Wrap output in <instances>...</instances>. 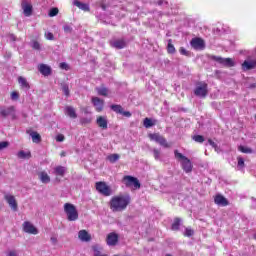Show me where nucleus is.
Wrapping results in <instances>:
<instances>
[{"mask_svg":"<svg viewBox=\"0 0 256 256\" xmlns=\"http://www.w3.org/2000/svg\"><path fill=\"white\" fill-rule=\"evenodd\" d=\"M131 205V196L129 194L116 195L110 199L109 207L113 213H121Z\"/></svg>","mask_w":256,"mask_h":256,"instance_id":"obj_1","label":"nucleus"},{"mask_svg":"<svg viewBox=\"0 0 256 256\" xmlns=\"http://www.w3.org/2000/svg\"><path fill=\"white\" fill-rule=\"evenodd\" d=\"M174 156L176 159H180V161H182L181 165L185 173H191V171H193V164L191 163V160L179 152V150L174 151Z\"/></svg>","mask_w":256,"mask_h":256,"instance_id":"obj_2","label":"nucleus"},{"mask_svg":"<svg viewBox=\"0 0 256 256\" xmlns=\"http://www.w3.org/2000/svg\"><path fill=\"white\" fill-rule=\"evenodd\" d=\"M122 183L125 184V187H129L130 189H133V191H137V189H141V182H139V179L131 175H125L122 178Z\"/></svg>","mask_w":256,"mask_h":256,"instance_id":"obj_3","label":"nucleus"},{"mask_svg":"<svg viewBox=\"0 0 256 256\" xmlns=\"http://www.w3.org/2000/svg\"><path fill=\"white\" fill-rule=\"evenodd\" d=\"M64 213L66 214L69 221H77V219H79V212L77 211V207L71 203L64 204Z\"/></svg>","mask_w":256,"mask_h":256,"instance_id":"obj_4","label":"nucleus"},{"mask_svg":"<svg viewBox=\"0 0 256 256\" xmlns=\"http://www.w3.org/2000/svg\"><path fill=\"white\" fill-rule=\"evenodd\" d=\"M95 188L100 195H103L104 197H111L113 194V190H111V187L107 185V182L105 181H99L95 183Z\"/></svg>","mask_w":256,"mask_h":256,"instance_id":"obj_5","label":"nucleus"},{"mask_svg":"<svg viewBox=\"0 0 256 256\" xmlns=\"http://www.w3.org/2000/svg\"><path fill=\"white\" fill-rule=\"evenodd\" d=\"M208 59H210L211 61H216V63H219L224 67H235V62H233V59L231 58H223L221 56L209 54Z\"/></svg>","mask_w":256,"mask_h":256,"instance_id":"obj_6","label":"nucleus"},{"mask_svg":"<svg viewBox=\"0 0 256 256\" xmlns=\"http://www.w3.org/2000/svg\"><path fill=\"white\" fill-rule=\"evenodd\" d=\"M149 139L150 141H155L165 149H169V147H171V144L167 142V139H165V137L161 136L159 133L149 134Z\"/></svg>","mask_w":256,"mask_h":256,"instance_id":"obj_7","label":"nucleus"},{"mask_svg":"<svg viewBox=\"0 0 256 256\" xmlns=\"http://www.w3.org/2000/svg\"><path fill=\"white\" fill-rule=\"evenodd\" d=\"M207 87V83L205 82L198 83V86L194 89V95H196V97H201L202 99H205V97H207V94L209 93Z\"/></svg>","mask_w":256,"mask_h":256,"instance_id":"obj_8","label":"nucleus"},{"mask_svg":"<svg viewBox=\"0 0 256 256\" xmlns=\"http://www.w3.org/2000/svg\"><path fill=\"white\" fill-rule=\"evenodd\" d=\"M0 115L1 117H11L12 120L17 119L15 106H9V107H1L0 108Z\"/></svg>","mask_w":256,"mask_h":256,"instance_id":"obj_9","label":"nucleus"},{"mask_svg":"<svg viewBox=\"0 0 256 256\" xmlns=\"http://www.w3.org/2000/svg\"><path fill=\"white\" fill-rule=\"evenodd\" d=\"M190 45L196 51H203V49H205V40H203V38L195 37L190 41Z\"/></svg>","mask_w":256,"mask_h":256,"instance_id":"obj_10","label":"nucleus"},{"mask_svg":"<svg viewBox=\"0 0 256 256\" xmlns=\"http://www.w3.org/2000/svg\"><path fill=\"white\" fill-rule=\"evenodd\" d=\"M91 101L95 107V111H97V113H101L105 107V101L99 97H92Z\"/></svg>","mask_w":256,"mask_h":256,"instance_id":"obj_11","label":"nucleus"},{"mask_svg":"<svg viewBox=\"0 0 256 256\" xmlns=\"http://www.w3.org/2000/svg\"><path fill=\"white\" fill-rule=\"evenodd\" d=\"M106 242H107V245H109L110 247H115V245L119 243V234L115 232L109 233L107 235Z\"/></svg>","mask_w":256,"mask_h":256,"instance_id":"obj_12","label":"nucleus"},{"mask_svg":"<svg viewBox=\"0 0 256 256\" xmlns=\"http://www.w3.org/2000/svg\"><path fill=\"white\" fill-rule=\"evenodd\" d=\"M110 109L112 111H114V113H118L119 115H123L124 117H131V112L129 111H124L123 110V106L119 105V104H112L110 106Z\"/></svg>","mask_w":256,"mask_h":256,"instance_id":"obj_13","label":"nucleus"},{"mask_svg":"<svg viewBox=\"0 0 256 256\" xmlns=\"http://www.w3.org/2000/svg\"><path fill=\"white\" fill-rule=\"evenodd\" d=\"M21 7L25 17H31L33 14V6L27 0H22Z\"/></svg>","mask_w":256,"mask_h":256,"instance_id":"obj_14","label":"nucleus"},{"mask_svg":"<svg viewBox=\"0 0 256 256\" xmlns=\"http://www.w3.org/2000/svg\"><path fill=\"white\" fill-rule=\"evenodd\" d=\"M5 200L7 201L9 207L12 209V211H18L19 207L17 205V200H15V196L11 194L5 195Z\"/></svg>","mask_w":256,"mask_h":256,"instance_id":"obj_15","label":"nucleus"},{"mask_svg":"<svg viewBox=\"0 0 256 256\" xmlns=\"http://www.w3.org/2000/svg\"><path fill=\"white\" fill-rule=\"evenodd\" d=\"M38 71L44 77H49V75H51V73H53V70L51 69V66H49L47 64H39L38 65Z\"/></svg>","mask_w":256,"mask_h":256,"instance_id":"obj_16","label":"nucleus"},{"mask_svg":"<svg viewBox=\"0 0 256 256\" xmlns=\"http://www.w3.org/2000/svg\"><path fill=\"white\" fill-rule=\"evenodd\" d=\"M214 203L216 205H219L220 207H227V205H229V200H227V198H225V196H223L221 194H217L214 197Z\"/></svg>","mask_w":256,"mask_h":256,"instance_id":"obj_17","label":"nucleus"},{"mask_svg":"<svg viewBox=\"0 0 256 256\" xmlns=\"http://www.w3.org/2000/svg\"><path fill=\"white\" fill-rule=\"evenodd\" d=\"M111 47L114 49H125L127 47V42L124 39H117L110 42Z\"/></svg>","mask_w":256,"mask_h":256,"instance_id":"obj_18","label":"nucleus"},{"mask_svg":"<svg viewBox=\"0 0 256 256\" xmlns=\"http://www.w3.org/2000/svg\"><path fill=\"white\" fill-rule=\"evenodd\" d=\"M78 239L84 243H89V241H91V234H89L87 230H80L78 232Z\"/></svg>","mask_w":256,"mask_h":256,"instance_id":"obj_19","label":"nucleus"},{"mask_svg":"<svg viewBox=\"0 0 256 256\" xmlns=\"http://www.w3.org/2000/svg\"><path fill=\"white\" fill-rule=\"evenodd\" d=\"M96 124L100 129L106 130L108 128V121L107 117L105 116H98L96 119Z\"/></svg>","mask_w":256,"mask_h":256,"instance_id":"obj_20","label":"nucleus"},{"mask_svg":"<svg viewBox=\"0 0 256 256\" xmlns=\"http://www.w3.org/2000/svg\"><path fill=\"white\" fill-rule=\"evenodd\" d=\"M256 68V60H250V61H244L242 63V69L244 71H251V69H255Z\"/></svg>","mask_w":256,"mask_h":256,"instance_id":"obj_21","label":"nucleus"},{"mask_svg":"<svg viewBox=\"0 0 256 256\" xmlns=\"http://www.w3.org/2000/svg\"><path fill=\"white\" fill-rule=\"evenodd\" d=\"M73 5H75V7H78V9H81L82 11H91V9L89 8V4L83 3L79 0H74Z\"/></svg>","mask_w":256,"mask_h":256,"instance_id":"obj_22","label":"nucleus"},{"mask_svg":"<svg viewBox=\"0 0 256 256\" xmlns=\"http://www.w3.org/2000/svg\"><path fill=\"white\" fill-rule=\"evenodd\" d=\"M18 83L21 89H24V91H29L31 86H29V82H27V79H25L23 76L18 77Z\"/></svg>","mask_w":256,"mask_h":256,"instance_id":"obj_23","label":"nucleus"},{"mask_svg":"<svg viewBox=\"0 0 256 256\" xmlns=\"http://www.w3.org/2000/svg\"><path fill=\"white\" fill-rule=\"evenodd\" d=\"M38 177L42 183H51V177H49V174L47 172H39Z\"/></svg>","mask_w":256,"mask_h":256,"instance_id":"obj_24","label":"nucleus"},{"mask_svg":"<svg viewBox=\"0 0 256 256\" xmlns=\"http://www.w3.org/2000/svg\"><path fill=\"white\" fill-rule=\"evenodd\" d=\"M23 232L33 235V224H31V222H29V221H25L23 223Z\"/></svg>","mask_w":256,"mask_h":256,"instance_id":"obj_25","label":"nucleus"},{"mask_svg":"<svg viewBox=\"0 0 256 256\" xmlns=\"http://www.w3.org/2000/svg\"><path fill=\"white\" fill-rule=\"evenodd\" d=\"M18 159H31V151L20 150L17 154Z\"/></svg>","mask_w":256,"mask_h":256,"instance_id":"obj_26","label":"nucleus"},{"mask_svg":"<svg viewBox=\"0 0 256 256\" xmlns=\"http://www.w3.org/2000/svg\"><path fill=\"white\" fill-rule=\"evenodd\" d=\"M66 114L71 119H77V112H75V108H73L72 106H67L66 107Z\"/></svg>","mask_w":256,"mask_h":256,"instance_id":"obj_27","label":"nucleus"},{"mask_svg":"<svg viewBox=\"0 0 256 256\" xmlns=\"http://www.w3.org/2000/svg\"><path fill=\"white\" fill-rule=\"evenodd\" d=\"M176 49H175V45H173V40L169 39L168 40V45H167V53L169 55H174V53H176Z\"/></svg>","mask_w":256,"mask_h":256,"instance_id":"obj_28","label":"nucleus"},{"mask_svg":"<svg viewBox=\"0 0 256 256\" xmlns=\"http://www.w3.org/2000/svg\"><path fill=\"white\" fill-rule=\"evenodd\" d=\"M55 174L59 175V177H65V173L67 171V168H65L64 166H57L55 169Z\"/></svg>","mask_w":256,"mask_h":256,"instance_id":"obj_29","label":"nucleus"},{"mask_svg":"<svg viewBox=\"0 0 256 256\" xmlns=\"http://www.w3.org/2000/svg\"><path fill=\"white\" fill-rule=\"evenodd\" d=\"M181 226V218H175L172 223L171 229L172 231H179V227Z\"/></svg>","mask_w":256,"mask_h":256,"instance_id":"obj_30","label":"nucleus"},{"mask_svg":"<svg viewBox=\"0 0 256 256\" xmlns=\"http://www.w3.org/2000/svg\"><path fill=\"white\" fill-rule=\"evenodd\" d=\"M97 93L98 95H101L102 97H107L109 95V89L102 87V88H97Z\"/></svg>","mask_w":256,"mask_h":256,"instance_id":"obj_31","label":"nucleus"},{"mask_svg":"<svg viewBox=\"0 0 256 256\" xmlns=\"http://www.w3.org/2000/svg\"><path fill=\"white\" fill-rule=\"evenodd\" d=\"M119 154H110L107 159L110 163H117L119 161Z\"/></svg>","mask_w":256,"mask_h":256,"instance_id":"obj_32","label":"nucleus"},{"mask_svg":"<svg viewBox=\"0 0 256 256\" xmlns=\"http://www.w3.org/2000/svg\"><path fill=\"white\" fill-rule=\"evenodd\" d=\"M238 151H240L241 153H246V154L253 153V149L246 147V146H239Z\"/></svg>","mask_w":256,"mask_h":256,"instance_id":"obj_33","label":"nucleus"},{"mask_svg":"<svg viewBox=\"0 0 256 256\" xmlns=\"http://www.w3.org/2000/svg\"><path fill=\"white\" fill-rule=\"evenodd\" d=\"M42 138H41V134L38 132H33V143H41Z\"/></svg>","mask_w":256,"mask_h":256,"instance_id":"obj_34","label":"nucleus"},{"mask_svg":"<svg viewBox=\"0 0 256 256\" xmlns=\"http://www.w3.org/2000/svg\"><path fill=\"white\" fill-rule=\"evenodd\" d=\"M153 125H155V123H153V120H151V118L144 119V127H146V129L153 127Z\"/></svg>","mask_w":256,"mask_h":256,"instance_id":"obj_35","label":"nucleus"},{"mask_svg":"<svg viewBox=\"0 0 256 256\" xmlns=\"http://www.w3.org/2000/svg\"><path fill=\"white\" fill-rule=\"evenodd\" d=\"M193 141H195L196 143H204L205 141V137H203V135H194L192 137Z\"/></svg>","mask_w":256,"mask_h":256,"instance_id":"obj_36","label":"nucleus"},{"mask_svg":"<svg viewBox=\"0 0 256 256\" xmlns=\"http://www.w3.org/2000/svg\"><path fill=\"white\" fill-rule=\"evenodd\" d=\"M92 249L94 251V256H107L106 254H101V248H99V246H93Z\"/></svg>","mask_w":256,"mask_h":256,"instance_id":"obj_37","label":"nucleus"},{"mask_svg":"<svg viewBox=\"0 0 256 256\" xmlns=\"http://www.w3.org/2000/svg\"><path fill=\"white\" fill-rule=\"evenodd\" d=\"M44 37H45V39H47V41H54L55 40V35H53L52 32H45Z\"/></svg>","mask_w":256,"mask_h":256,"instance_id":"obj_38","label":"nucleus"},{"mask_svg":"<svg viewBox=\"0 0 256 256\" xmlns=\"http://www.w3.org/2000/svg\"><path fill=\"white\" fill-rule=\"evenodd\" d=\"M48 15L49 17H56L59 15V8H51Z\"/></svg>","mask_w":256,"mask_h":256,"instance_id":"obj_39","label":"nucleus"},{"mask_svg":"<svg viewBox=\"0 0 256 256\" xmlns=\"http://www.w3.org/2000/svg\"><path fill=\"white\" fill-rule=\"evenodd\" d=\"M33 49L35 51H41L42 49V46H41V43L39 41H35L33 42Z\"/></svg>","mask_w":256,"mask_h":256,"instance_id":"obj_40","label":"nucleus"},{"mask_svg":"<svg viewBox=\"0 0 256 256\" xmlns=\"http://www.w3.org/2000/svg\"><path fill=\"white\" fill-rule=\"evenodd\" d=\"M62 91H63V93H64V95H65L66 97H69V95H70L69 85L64 84V85L62 86Z\"/></svg>","mask_w":256,"mask_h":256,"instance_id":"obj_41","label":"nucleus"},{"mask_svg":"<svg viewBox=\"0 0 256 256\" xmlns=\"http://www.w3.org/2000/svg\"><path fill=\"white\" fill-rule=\"evenodd\" d=\"M179 52L181 55H185V57H191V53L183 47H180Z\"/></svg>","mask_w":256,"mask_h":256,"instance_id":"obj_42","label":"nucleus"},{"mask_svg":"<svg viewBox=\"0 0 256 256\" xmlns=\"http://www.w3.org/2000/svg\"><path fill=\"white\" fill-rule=\"evenodd\" d=\"M153 154H154V158L156 161H159L160 157H161V152L159 151V149L155 148L153 150Z\"/></svg>","mask_w":256,"mask_h":256,"instance_id":"obj_43","label":"nucleus"},{"mask_svg":"<svg viewBox=\"0 0 256 256\" xmlns=\"http://www.w3.org/2000/svg\"><path fill=\"white\" fill-rule=\"evenodd\" d=\"M91 118H81L80 123L81 125H89L91 123Z\"/></svg>","mask_w":256,"mask_h":256,"instance_id":"obj_44","label":"nucleus"},{"mask_svg":"<svg viewBox=\"0 0 256 256\" xmlns=\"http://www.w3.org/2000/svg\"><path fill=\"white\" fill-rule=\"evenodd\" d=\"M194 234H195V232L191 228H186V230H185L186 237H193Z\"/></svg>","mask_w":256,"mask_h":256,"instance_id":"obj_45","label":"nucleus"},{"mask_svg":"<svg viewBox=\"0 0 256 256\" xmlns=\"http://www.w3.org/2000/svg\"><path fill=\"white\" fill-rule=\"evenodd\" d=\"M59 67L60 69H64V71H69L70 69L69 64H67L66 62H61Z\"/></svg>","mask_w":256,"mask_h":256,"instance_id":"obj_46","label":"nucleus"},{"mask_svg":"<svg viewBox=\"0 0 256 256\" xmlns=\"http://www.w3.org/2000/svg\"><path fill=\"white\" fill-rule=\"evenodd\" d=\"M7 147H9V142L7 141L0 142V151H3V149H7Z\"/></svg>","mask_w":256,"mask_h":256,"instance_id":"obj_47","label":"nucleus"},{"mask_svg":"<svg viewBox=\"0 0 256 256\" xmlns=\"http://www.w3.org/2000/svg\"><path fill=\"white\" fill-rule=\"evenodd\" d=\"M56 141H57L58 143H62V141H65V136H64L63 134H58V135L56 136Z\"/></svg>","mask_w":256,"mask_h":256,"instance_id":"obj_48","label":"nucleus"},{"mask_svg":"<svg viewBox=\"0 0 256 256\" xmlns=\"http://www.w3.org/2000/svg\"><path fill=\"white\" fill-rule=\"evenodd\" d=\"M238 161V167H245V160L241 157L237 158Z\"/></svg>","mask_w":256,"mask_h":256,"instance_id":"obj_49","label":"nucleus"},{"mask_svg":"<svg viewBox=\"0 0 256 256\" xmlns=\"http://www.w3.org/2000/svg\"><path fill=\"white\" fill-rule=\"evenodd\" d=\"M11 99H12V101H17V99H19V93L18 92H12L11 93Z\"/></svg>","mask_w":256,"mask_h":256,"instance_id":"obj_50","label":"nucleus"},{"mask_svg":"<svg viewBox=\"0 0 256 256\" xmlns=\"http://www.w3.org/2000/svg\"><path fill=\"white\" fill-rule=\"evenodd\" d=\"M6 256H19L15 250H10L6 253Z\"/></svg>","mask_w":256,"mask_h":256,"instance_id":"obj_51","label":"nucleus"},{"mask_svg":"<svg viewBox=\"0 0 256 256\" xmlns=\"http://www.w3.org/2000/svg\"><path fill=\"white\" fill-rule=\"evenodd\" d=\"M71 31H73V28H71V26H69V25L64 26L65 33H71Z\"/></svg>","mask_w":256,"mask_h":256,"instance_id":"obj_52","label":"nucleus"},{"mask_svg":"<svg viewBox=\"0 0 256 256\" xmlns=\"http://www.w3.org/2000/svg\"><path fill=\"white\" fill-rule=\"evenodd\" d=\"M208 143L211 145V147H213V149H217V144L213 140L208 139Z\"/></svg>","mask_w":256,"mask_h":256,"instance_id":"obj_53","label":"nucleus"},{"mask_svg":"<svg viewBox=\"0 0 256 256\" xmlns=\"http://www.w3.org/2000/svg\"><path fill=\"white\" fill-rule=\"evenodd\" d=\"M4 57L5 59H10L12 57L11 52H5Z\"/></svg>","mask_w":256,"mask_h":256,"instance_id":"obj_54","label":"nucleus"},{"mask_svg":"<svg viewBox=\"0 0 256 256\" xmlns=\"http://www.w3.org/2000/svg\"><path fill=\"white\" fill-rule=\"evenodd\" d=\"M53 245H57V237H51Z\"/></svg>","mask_w":256,"mask_h":256,"instance_id":"obj_55","label":"nucleus"},{"mask_svg":"<svg viewBox=\"0 0 256 256\" xmlns=\"http://www.w3.org/2000/svg\"><path fill=\"white\" fill-rule=\"evenodd\" d=\"M37 233H39V231L37 230L36 227H33V235H37Z\"/></svg>","mask_w":256,"mask_h":256,"instance_id":"obj_56","label":"nucleus"},{"mask_svg":"<svg viewBox=\"0 0 256 256\" xmlns=\"http://www.w3.org/2000/svg\"><path fill=\"white\" fill-rule=\"evenodd\" d=\"M27 133H28V135H30L31 137H33V130L30 129V130L27 131Z\"/></svg>","mask_w":256,"mask_h":256,"instance_id":"obj_57","label":"nucleus"},{"mask_svg":"<svg viewBox=\"0 0 256 256\" xmlns=\"http://www.w3.org/2000/svg\"><path fill=\"white\" fill-rule=\"evenodd\" d=\"M67 155V153L65 152V151H62L61 153H60V157H65Z\"/></svg>","mask_w":256,"mask_h":256,"instance_id":"obj_58","label":"nucleus"},{"mask_svg":"<svg viewBox=\"0 0 256 256\" xmlns=\"http://www.w3.org/2000/svg\"><path fill=\"white\" fill-rule=\"evenodd\" d=\"M101 8L103 9V11H106V10H107V6H105V4H102V5H101Z\"/></svg>","mask_w":256,"mask_h":256,"instance_id":"obj_59","label":"nucleus"},{"mask_svg":"<svg viewBox=\"0 0 256 256\" xmlns=\"http://www.w3.org/2000/svg\"><path fill=\"white\" fill-rule=\"evenodd\" d=\"M10 39L12 40V41H15V35H10Z\"/></svg>","mask_w":256,"mask_h":256,"instance_id":"obj_60","label":"nucleus"},{"mask_svg":"<svg viewBox=\"0 0 256 256\" xmlns=\"http://www.w3.org/2000/svg\"><path fill=\"white\" fill-rule=\"evenodd\" d=\"M252 89H255L256 88V83H254V84H251V86H250Z\"/></svg>","mask_w":256,"mask_h":256,"instance_id":"obj_61","label":"nucleus"},{"mask_svg":"<svg viewBox=\"0 0 256 256\" xmlns=\"http://www.w3.org/2000/svg\"><path fill=\"white\" fill-rule=\"evenodd\" d=\"M254 239L256 240V233L254 234Z\"/></svg>","mask_w":256,"mask_h":256,"instance_id":"obj_62","label":"nucleus"}]
</instances>
